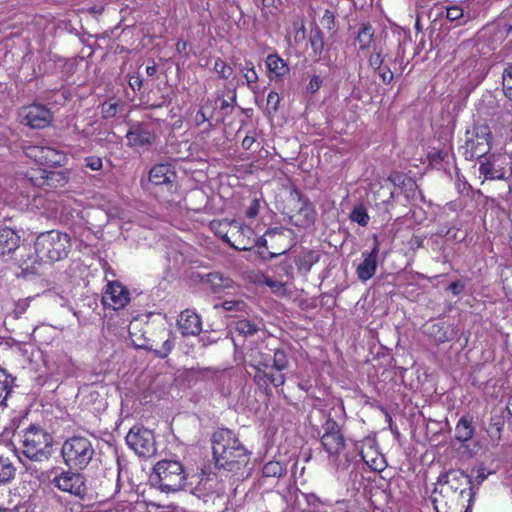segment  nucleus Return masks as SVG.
I'll use <instances>...</instances> for the list:
<instances>
[{"instance_id":"1","label":"nucleus","mask_w":512,"mask_h":512,"mask_svg":"<svg viewBox=\"0 0 512 512\" xmlns=\"http://www.w3.org/2000/svg\"><path fill=\"white\" fill-rule=\"evenodd\" d=\"M212 451L215 465L237 478L244 476L243 469L248 465L250 456L235 433L229 429H219L212 435Z\"/></svg>"},{"instance_id":"2","label":"nucleus","mask_w":512,"mask_h":512,"mask_svg":"<svg viewBox=\"0 0 512 512\" xmlns=\"http://www.w3.org/2000/svg\"><path fill=\"white\" fill-rule=\"evenodd\" d=\"M35 255H29L22 260L21 267L24 271L38 272V266L44 262H55L67 257L71 242L66 233L51 230L41 233L34 244Z\"/></svg>"},{"instance_id":"3","label":"nucleus","mask_w":512,"mask_h":512,"mask_svg":"<svg viewBox=\"0 0 512 512\" xmlns=\"http://www.w3.org/2000/svg\"><path fill=\"white\" fill-rule=\"evenodd\" d=\"M21 452L31 461L42 462L51 457L52 437L43 428L30 425L19 433Z\"/></svg>"},{"instance_id":"4","label":"nucleus","mask_w":512,"mask_h":512,"mask_svg":"<svg viewBox=\"0 0 512 512\" xmlns=\"http://www.w3.org/2000/svg\"><path fill=\"white\" fill-rule=\"evenodd\" d=\"M150 479L161 491L176 492L185 488L187 474L180 461L163 459L155 464Z\"/></svg>"},{"instance_id":"5","label":"nucleus","mask_w":512,"mask_h":512,"mask_svg":"<svg viewBox=\"0 0 512 512\" xmlns=\"http://www.w3.org/2000/svg\"><path fill=\"white\" fill-rule=\"evenodd\" d=\"M91 441L82 436H74L64 441L61 449L63 460L70 468H85L94 456Z\"/></svg>"},{"instance_id":"6","label":"nucleus","mask_w":512,"mask_h":512,"mask_svg":"<svg viewBox=\"0 0 512 512\" xmlns=\"http://www.w3.org/2000/svg\"><path fill=\"white\" fill-rule=\"evenodd\" d=\"M53 473L51 484L62 492L84 499L87 494V485L83 474L72 470L54 471Z\"/></svg>"},{"instance_id":"7","label":"nucleus","mask_w":512,"mask_h":512,"mask_svg":"<svg viewBox=\"0 0 512 512\" xmlns=\"http://www.w3.org/2000/svg\"><path fill=\"white\" fill-rule=\"evenodd\" d=\"M126 443L139 456H151L156 452L154 434L144 427H132L126 435Z\"/></svg>"},{"instance_id":"8","label":"nucleus","mask_w":512,"mask_h":512,"mask_svg":"<svg viewBox=\"0 0 512 512\" xmlns=\"http://www.w3.org/2000/svg\"><path fill=\"white\" fill-rule=\"evenodd\" d=\"M159 333L161 339H164V341L161 347L158 348V343H156L155 340L145 337L144 334L138 336L136 333L130 331L132 342L137 348L153 351L157 357L165 358L171 352L175 343L170 330L163 327Z\"/></svg>"},{"instance_id":"9","label":"nucleus","mask_w":512,"mask_h":512,"mask_svg":"<svg viewBox=\"0 0 512 512\" xmlns=\"http://www.w3.org/2000/svg\"><path fill=\"white\" fill-rule=\"evenodd\" d=\"M19 117L22 124L32 129H43L52 121L50 110L40 104L23 107L19 112Z\"/></svg>"},{"instance_id":"10","label":"nucleus","mask_w":512,"mask_h":512,"mask_svg":"<svg viewBox=\"0 0 512 512\" xmlns=\"http://www.w3.org/2000/svg\"><path fill=\"white\" fill-rule=\"evenodd\" d=\"M291 200L297 202V211L290 216L293 225L297 227H309L314 223L315 211L308 199L304 198L298 189L290 194Z\"/></svg>"},{"instance_id":"11","label":"nucleus","mask_w":512,"mask_h":512,"mask_svg":"<svg viewBox=\"0 0 512 512\" xmlns=\"http://www.w3.org/2000/svg\"><path fill=\"white\" fill-rule=\"evenodd\" d=\"M475 138H469L464 148L466 159L482 158L489 151L490 132L487 126L474 128Z\"/></svg>"},{"instance_id":"12","label":"nucleus","mask_w":512,"mask_h":512,"mask_svg":"<svg viewBox=\"0 0 512 512\" xmlns=\"http://www.w3.org/2000/svg\"><path fill=\"white\" fill-rule=\"evenodd\" d=\"M129 301L130 292L121 283L114 281L107 284L106 291L102 297V302L105 306L118 310L125 307Z\"/></svg>"},{"instance_id":"13","label":"nucleus","mask_w":512,"mask_h":512,"mask_svg":"<svg viewBox=\"0 0 512 512\" xmlns=\"http://www.w3.org/2000/svg\"><path fill=\"white\" fill-rule=\"evenodd\" d=\"M26 177L27 181L39 188H55L66 182V178L62 172L44 169L31 170L27 173Z\"/></svg>"},{"instance_id":"14","label":"nucleus","mask_w":512,"mask_h":512,"mask_svg":"<svg viewBox=\"0 0 512 512\" xmlns=\"http://www.w3.org/2000/svg\"><path fill=\"white\" fill-rule=\"evenodd\" d=\"M176 178V172L172 165L160 163L150 169L148 181L155 186H166L168 190H171Z\"/></svg>"},{"instance_id":"15","label":"nucleus","mask_w":512,"mask_h":512,"mask_svg":"<svg viewBox=\"0 0 512 512\" xmlns=\"http://www.w3.org/2000/svg\"><path fill=\"white\" fill-rule=\"evenodd\" d=\"M378 252L379 243L376 240L370 252H363L362 256L364 259L356 268V274L360 281L366 282L375 275Z\"/></svg>"},{"instance_id":"16","label":"nucleus","mask_w":512,"mask_h":512,"mask_svg":"<svg viewBox=\"0 0 512 512\" xmlns=\"http://www.w3.org/2000/svg\"><path fill=\"white\" fill-rule=\"evenodd\" d=\"M177 325L183 336H196L202 330L200 316L188 309L180 313Z\"/></svg>"},{"instance_id":"17","label":"nucleus","mask_w":512,"mask_h":512,"mask_svg":"<svg viewBox=\"0 0 512 512\" xmlns=\"http://www.w3.org/2000/svg\"><path fill=\"white\" fill-rule=\"evenodd\" d=\"M128 145L134 148L147 149L155 141V134L146 126L138 125L126 135Z\"/></svg>"},{"instance_id":"18","label":"nucleus","mask_w":512,"mask_h":512,"mask_svg":"<svg viewBox=\"0 0 512 512\" xmlns=\"http://www.w3.org/2000/svg\"><path fill=\"white\" fill-rule=\"evenodd\" d=\"M460 479H466L467 484L469 485L468 489L461 490L460 495L464 496L466 494L468 496V504L464 512H471L472 506L474 504V498L476 495V492L472 487V478L469 475H467L464 471L454 470H451L439 477V481L444 483H450L452 480L459 481Z\"/></svg>"},{"instance_id":"19","label":"nucleus","mask_w":512,"mask_h":512,"mask_svg":"<svg viewBox=\"0 0 512 512\" xmlns=\"http://www.w3.org/2000/svg\"><path fill=\"white\" fill-rule=\"evenodd\" d=\"M202 283L214 294L222 293L234 286V282L219 272H210L202 277Z\"/></svg>"},{"instance_id":"20","label":"nucleus","mask_w":512,"mask_h":512,"mask_svg":"<svg viewBox=\"0 0 512 512\" xmlns=\"http://www.w3.org/2000/svg\"><path fill=\"white\" fill-rule=\"evenodd\" d=\"M360 455L362 460L375 471H382L386 466L383 456L373 447L371 441L363 444Z\"/></svg>"},{"instance_id":"21","label":"nucleus","mask_w":512,"mask_h":512,"mask_svg":"<svg viewBox=\"0 0 512 512\" xmlns=\"http://www.w3.org/2000/svg\"><path fill=\"white\" fill-rule=\"evenodd\" d=\"M20 236L8 227L0 228V254H10L19 247Z\"/></svg>"},{"instance_id":"22","label":"nucleus","mask_w":512,"mask_h":512,"mask_svg":"<svg viewBox=\"0 0 512 512\" xmlns=\"http://www.w3.org/2000/svg\"><path fill=\"white\" fill-rule=\"evenodd\" d=\"M321 444L329 455L336 456L344 449L345 441L342 434H323Z\"/></svg>"},{"instance_id":"23","label":"nucleus","mask_w":512,"mask_h":512,"mask_svg":"<svg viewBox=\"0 0 512 512\" xmlns=\"http://www.w3.org/2000/svg\"><path fill=\"white\" fill-rule=\"evenodd\" d=\"M266 65L270 73V78L275 77L280 79L289 73L288 65L276 54L268 55Z\"/></svg>"},{"instance_id":"24","label":"nucleus","mask_w":512,"mask_h":512,"mask_svg":"<svg viewBox=\"0 0 512 512\" xmlns=\"http://www.w3.org/2000/svg\"><path fill=\"white\" fill-rule=\"evenodd\" d=\"M474 427L472 420L468 417H461L455 427V438L460 442H466L472 438Z\"/></svg>"},{"instance_id":"25","label":"nucleus","mask_w":512,"mask_h":512,"mask_svg":"<svg viewBox=\"0 0 512 512\" xmlns=\"http://www.w3.org/2000/svg\"><path fill=\"white\" fill-rule=\"evenodd\" d=\"M271 351L273 354L271 355L272 364H270V368L279 372L288 369L290 366V359L285 348L278 347L272 349Z\"/></svg>"},{"instance_id":"26","label":"nucleus","mask_w":512,"mask_h":512,"mask_svg":"<svg viewBox=\"0 0 512 512\" xmlns=\"http://www.w3.org/2000/svg\"><path fill=\"white\" fill-rule=\"evenodd\" d=\"M479 172L485 179L489 180L503 179L505 176L504 170L500 167H496L495 156H493V160L489 159L486 162H481Z\"/></svg>"},{"instance_id":"27","label":"nucleus","mask_w":512,"mask_h":512,"mask_svg":"<svg viewBox=\"0 0 512 512\" xmlns=\"http://www.w3.org/2000/svg\"><path fill=\"white\" fill-rule=\"evenodd\" d=\"M375 30L373 26L369 23H362L360 25L356 41L359 44L360 50L368 49L371 46V43L374 39Z\"/></svg>"},{"instance_id":"28","label":"nucleus","mask_w":512,"mask_h":512,"mask_svg":"<svg viewBox=\"0 0 512 512\" xmlns=\"http://www.w3.org/2000/svg\"><path fill=\"white\" fill-rule=\"evenodd\" d=\"M233 329L244 337L255 335L259 330V323L255 321L240 318L232 323Z\"/></svg>"},{"instance_id":"29","label":"nucleus","mask_w":512,"mask_h":512,"mask_svg":"<svg viewBox=\"0 0 512 512\" xmlns=\"http://www.w3.org/2000/svg\"><path fill=\"white\" fill-rule=\"evenodd\" d=\"M16 468L8 457L0 456V483L6 484L14 479Z\"/></svg>"},{"instance_id":"30","label":"nucleus","mask_w":512,"mask_h":512,"mask_svg":"<svg viewBox=\"0 0 512 512\" xmlns=\"http://www.w3.org/2000/svg\"><path fill=\"white\" fill-rule=\"evenodd\" d=\"M309 40L313 51V55L317 57V59H320L321 54L324 50L323 32L318 27L312 29L310 32Z\"/></svg>"},{"instance_id":"31","label":"nucleus","mask_w":512,"mask_h":512,"mask_svg":"<svg viewBox=\"0 0 512 512\" xmlns=\"http://www.w3.org/2000/svg\"><path fill=\"white\" fill-rule=\"evenodd\" d=\"M13 377L0 368V405H6L5 401L11 393Z\"/></svg>"},{"instance_id":"32","label":"nucleus","mask_w":512,"mask_h":512,"mask_svg":"<svg viewBox=\"0 0 512 512\" xmlns=\"http://www.w3.org/2000/svg\"><path fill=\"white\" fill-rule=\"evenodd\" d=\"M320 255L316 251L308 250L303 252L298 259L300 270L310 271L312 266L319 261Z\"/></svg>"},{"instance_id":"33","label":"nucleus","mask_w":512,"mask_h":512,"mask_svg":"<svg viewBox=\"0 0 512 512\" xmlns=\"http://www.w3.org/2000/svg\"><path fill=\"white\" fill-rule=\"evenodd\" d=\"M373 194L377 205L389 204L394 198V193L388 185H380L377 189L373 190Z\"/></svg>"},{"instance_id":"34","label":"nucleus","mask_w":512,"mask_h":512,"mask_svg":"<svg viewBox=\"0 0 512 512\" xmlns=\"http://www.w3.org/2000/svg\"><path fill=\"white\" fill-rule=\"evenodd\" d=\"M499 102V111L497 112L501 117L511 116L512 117V91H506L503 89Z\"/></svg>"},{"instance_id":"35","label":"nucleus","mask_w":512,"mask_h":512,"mask_svg":"<svg viewBox=\"0 0 512 512\" xmlns=\"http://www.w3.org/2000/svg\"><path fill=\"white\" fill-rule=\"evenodd\" d=\"M220 306L228 312L235 313H247L248 305L240 299H232L223 301ZM219 305H215V308H218Z\"/></svg>"},{"instance_id":"36","label":"nucleus","mask_w":512,"mask_h":512,"mask_svg":"<svg viewBox=\"0 0 512 512\" xmlns=\"http://www.w3.org/2000/svg\"><path fill=\"white\" fill-rule=\"evenodd\" d=\"M350 219L360 226H367L370 220L367 209L363 205H358L353 208L350 213Z\"/></svg>"},{"instance_id":"37","label":"nucleus","mask_w":512,"mask_h":512,"mask_svg":"<svg viewBox=\"0 0 512 512\" xmlns=\"http://www.w3.org/2000/svg\"><path fill=\"white\" fill-rule=\"evenodd\" d=\"M240 72L245 78L247 85L253 89V84H256L258 81V75L255 71V67L253 62L245 61L244 66L241 67Z\"/></svg>"},{"instance_id":"38","label":"nucleus","mask_w":512,"mask_h":512,"mask_svg":"<svg viewBox=\"0 0 512 512\" xmlns=\"http://www.w3.org/2000/svg\"><path fill=\"white\" fill-rule=\"evenodd\" d=\"M43 164L47 166H56L60 165L62 161V154H60L57 150L51 147L45 146L44 155H43Z\"/></svg>"},{"instance_id":"39","label":"nucleus","mask_w":512,"mask_h":512,"mask_svg":"<svg viewBox=\"0 0 512 512\" xmlns=\"http://www.w3.org/2000/svg\"><path fill=\"white\" fill-rule=\"evenodd\" d=\"M262 472L265 477H280L285 472V467L278 461H270L264 465Z\"/></svg>"},{"instance_id":"40","label":"nucleus","mask_w":512,"mask_h":512,"mask_svg":"<svg viewBox=\"0 0 512 512\" xmlns=\"http://www.w3.org/2000/svg\"><path fill=\"white\" fill-rule=\"evenodd\" d=\"M271 355L265 354L260 351L253 355L250 366L254 369L270 368Z\"/></svg>"},{"instance_id":"41","label":"nucleus","mask_w":512,"mask_h":512,"mask_svg":"<svg viewBox=\"0 0 512 512\" xmlns=\"http://www.w3.org/2000/svg\"><path fill=\"white\" fill-rule=\"evenodd\" d=\"M213 70L217 73L219 78L228 79L233 73V69L221 58L215 60Z\"/></svg>"},{"instance_id":"42","label":"nucleus","mask_w":512,"mask_h":512,"mask_svg":"<svg viewBox=\"0 0 512 512\" xmlns=\"http://www.w3.org/2000/svg\"><path fill=\"white\" fill-rule=\"evenodd\" d=\"M45 146H27L24 148L25 155L33 159L36 163L42 165L43 164V155H44Z\"/></svg>"},{"instance_id":"43","label":"nucleus","mask_w":512,"mask_h":512,"mask_svg":"<svg viewBox=\"0 0 512 512\" xmlns=\"http://www.w3.org/2000/svg\"><path fill=\"white\" fill-rule=\"evenodd\" d=\"M280 97L277 92L270 91L267 96L266 111L269 115H273L279 108Z\"/></svg>"},{"instance_id":"44","label":"nucleus","mask_w":512,"mask_h":512,"mask_svg":"<svg viewBox=\"0 0 512 512\" xmlns=\"http://www.w3.org/2000/svg\"><path fill=\"white\" fill-rule=\"evenodd\" d=\"M429 335L434 337V339L439 343H444L449 340L446 331H444L443 327L440 324H433L429 327L428 331Z\"/></svg>"},{"instance_id":"45","label":"nucleus","mask_w":512,"mask_h":512,"mask_svg":"<svg viewBox=\"0 0 512 512\" xmlns=\"http://www.w3.org/2000/svg\"><path fill=\"white\" fill-rule=\"evenodd\" d=\"M383 62H384V56L382 55L381 51L374 50L370 54L369 59H368V65L374 71L380 70Z\"/></svg>"},{"instance_id":"46","label":"nucleus","mask_w":512,"mask_h":512,"mask_svg":"<svg viewBox=\"0 0 512 512\" xmlns=\"http://www.w3.org/2000/svg\"><path fill=\"white\" fill-rule=\"evenodd\" d=\"M503 425H504V423L500 420H498L496 422H493V420H492L490 422L487 432L489 433V435L492 439H495V440L501 439Z\"/></svg>"},{"instance_id":"47","label":"nucleus","mask_w":512,"mask_h":512,"mask_svg":"<svg viewBox=\"0 0 512 512\" xmlns=\"http://www.w3.org/2000/svg\"><path fill=\"white\" fill-rule=\"evenodd\" d=\"M323 434L328 435H334V434H341L340 427L338 423L332 419L331 417H328L325 423L323 424Z\"/></svg>"},{"instance_id":"48","label":"nucleus","mask_w":512,"mask_h":512,"mask_svg":"<svg viewBox=\"0 0 512 512\" xmlns=\"http://www.w3.org/2000/svg\"><path fill=\"white\" fill-rule=\"evenodd\" d=\"M263 283L270 287L276 294H283L285 292V285L280 281L273 280L270 277H264Z\"/></svg>"},{"instance_id":"49","label":"nucleus","mask_w":512,"mask_h":512,"mask_svg":"<svg viewBox=\"0 0 512 512\" xmlns=\"http://www.w3.org/2000/svg\"><path fill=\"white\" fill-rule=\"evenodd\" d=\"M268 368L261 367V369H255V375H254V381L258 385L265 384L267 385L269 383V376L271 373H268L266 370Z\"/></svg>"},{"instance_id":"50","label":"nucleus","mask_w":512,"mask_h":512,"mask_svg":"<svg viewBox=\"0 0 512 512\" xmlns=\"http://www.w3.org/2000/svg\"><path fill=\"white\" fill-rule=\"evenodd\" d=\"M503 89L512 91V64L504 69L502 74Z\"/></svg>"},{"instance_id":"51","label":"nucleus","mask_w":512,"mask_h":512,"mask_svg":"<svg viewBox=\"0 0 512 512\" xmlns=\"http://www.w3.org/2000/svg\"><path fill=\"white\" fill-rule=\"evenodd\" d=\"M446 17L450 21H456L463 17V9L458 6L447 8Z\"/></svg>"},{"instance_id":"52","label":"nucleus","mask_w":512,"mask_h":512,"mask_svg":"<svg viewBox=\"0 0 512 512\" xmlns=\"http://www.w3.org/2000/svg\"><path fill=\"white\" fill-rule=\"evenodd\" d=\"M86 167L91 170L97 171L102 168V159L96 156H90L85 158Z\"/></svg>"},{"instance_id":"53","label":"nucleus","mask_w":512,"mask_h":512,"mask_svg":"<svg viewBox=\"0 0 512 512\" xmlns=\"http://www.w3.org/2000/svg\"><path fill=\"white\" fill-rule=\"evenodd\" d=\"M335 15L330 10H325L323 17L321 18L322 25L331 30L334 27Z\"/></svg>"},{"instance_id":"54","label":"nucleus","mask_w":512,"mask_h":512,"mask_svg":"<svg viewBox=\"0 0 512 512\" xmlns=\"http://www.w3.org/2000/svg\"><path fill=\"white\" fill-rule=\"evenodd\" d=\"M29 305H30V298L19 300L15 305V309H14L15 316L18 318L22 314H24L26 312L27 308L29 307Z\"/></svg>"},{"instance_id":"55","label":"nucleus","mask_w":512,"mask_h":512,"mask_svg":"<svg viewBox=\"0 0 512 512\" xmlns=\"http://www.w3.org/2000/svg\"><path fill=\"white\" fill-rule=\"evenodd\" d=\"M305 500L310 507L319 508L324 502L314 493L305 494Z\"/></svg>"},{"instance_id":"56","label":"nucleus","mask_w":512,"mask_h":512,"mask_svg":"<svg viewBox=\"0 0 512 512\" xmlns=\"http://www.w3.org/2000/svg\"><path fill=\"white\" fill-rule=\"evenodd\" d=\"M321 84L322 79L319 76L315 75L310 79L309 84L307 85V90L311 93H315L320 89Z\"/></svg>"},{"instance_id":"57","label":"nucleus","mask_w":512,"mask_h":512,"mask_svg":"<svg viewBox=\"0 0 512 512\" xmlns=\"http://www.w3.org/2000/svg\"><path fill=\"white\" fill-rule=\"evenodd\" d=\"M286 382V377L283 373H280L278 375L271 374L269 376V383H271L274 387H280L283 386Z\"/></svg>"},{"instance_id":"58","label":"nucleus","mask_w":512,"mask_h":512,"mask_svg":"<svg viewBox=\"0 0 512 512\" xmlns=\"http://www.w3.org/2000/svg\"><path fill=\"white\" fill-rule=\"evenodd\" d=\"M379 77L381 78L382 82L385 84H389L393 80V72L390 70V68L386 67L384 69L377 70Z\"/></svg>"},{"instance_id":"59","label":"nucleus","mask_w":512,"mask_h":512,"mask_svg":"<svg viewBox=\"0 0 512 512\" xmlns=\"http://www.w3.org/2000/svg\"><path fill=\"white\" fill-rule=\"evenodd\" d=\"M464 284L460 281H454L452 282L448 289L452 292L453 295L457 296L464 290Z\"/></svg>"},{"instance_id":"60","label":"nucleus","mask_w":512,"mask_h":512,"mask_svg":"<svg viewBox=\"0 0 512 512\" xmlns=\"http://www.w3.org/2000/svg\"><path fill=\"white\" fill-rule=\"evenodd\" d=\"M209 121V116L205 112L204 108H201L195 115V122L198 126Z\"/></svg>"},{"instance_id":"61","label":"nucleus","mask_w":512,"mask_h":512,"mask_svg":"<svg viewBox=\"0 0 512 512\" xmlns=\"http://www.w3.org/2000/svg\"><path fill=\"white\" fill-rule=\"evenodd\" d=\"M129 85L130 87L135 91V90H139L142 86V79L138 76L136 77H131L130 81H129Z\"/></svg>"},{"instance_id":"62","label":"nucleus","mask_w":512,"mask_h":512,"mask_svg":"<svg viewBox=\"0 0 512 512\" xmlns=\"http://www.w3.org/2000/svg\"><path fill=\"white\" fill-rule=\"evenodd\" d=\"M254 141H255L254 137L247 135V136L244 137V139L242 141V147L244 149L248 150V149L251 148V146L253 145Z\"/></svg>"},{"instance_id":"63","label":"nucleus","mask_w":512,"mask_h":512,"mask_svg":"<svg viewBox=\"0 0 512 512\" xmlns=\"http://www.w3.org/2000/svg\"><path fill=\"white\" fill-rule=\"evenodd\" d=\"M224 240L236 250L245 251L250 249V247H248L247 245H234L233 243L230 242L228 237H224Z\"/></svg>"},{"instance_id":"64","label":"nucleus","mask_w":512,"mask_h":512,"mask_svg":"<svg viewBox=\"0 0 512 512\" xmlns=\"http://www.w3.org/2000/svg\"><path fill=\"white\" fill-rule=\"evenodd\" d=\"M258 210H257V207L256 206H251L248 210H247V216L249 218H253L256 216Z\"/></svg>"}]
</instances>
